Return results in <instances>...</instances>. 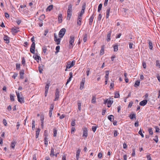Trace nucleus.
<instances>
[{
    "instance_id": "obj_1",
    "label": "nucleus",
    "mask_w": 160,
    "mask_h": 160,
    "mask_svg": "<svg viewBox=\"0 0 160 160\" xmlns=\"http://www.w3.org/2000/svg\"><path fill=\"white\" fill-rule=\"evenodd\" d=\"M74 36L73 35H71L69 39V48H72L74 45Z\"/></svg>"
},
{
    "instance_id": "obj_2",
    "label": "nucleus",
    "mask_w": 160,
    "mask_h": 160,
    "mask_svg": "<svg viewBox=\"0 0 160 160\" xmlns=\"http://www.w3.org/2000/svg\"><path fill=\"white\" fill-rule=\"evenodd\" d=\"M66 31V29L65 28H62L59 32V37L61 38H62L65 34Z\"/></svg>"
},
{
    "instance_id": "obj_3",
    "label": "nucleus",
    "mask_w": 160,
    "mask_h": 160,
    "mask_svg": "<svg viewBox=\"0 0 160 160\" xmlns=\"http://www.w3.org/2000/svg\"><path fill=\"white\" fill-rule=\"evenodd\" d=\"M75 61L74 60L73 61L71 62H69L68 63L66 66V68L65 71H67V68H70L71 67H72L75 64Z\"/></svg>"
},
{
    "instance_id": "obj_4",
    "label": "nucleus",
    "mask_w": 160,
    "mask_h": 160,
    "mask_svg": "<svg viewBox=\"0 0 160 160\" xmlns=\"http://www.w3.org/2000/svg\"><path fill=\"white\" fill-rule=\"evenodd\" d=\"M35 49V42L32 43L30 48V51L31 53L34 54Z\"/></svg>"
},
{
    "instance_id": "obj_5",
    "label": "nucleus",
    "mask_w": 160,
    "mask_h": 160,
    "mask_svg": "<svg viewBox=\"0 0 160 160\" xmlns=\"http://www.w3.org/2000/svg\"><path fill=\"white\" fill-rule=\"evenodd\" d=\"M113 101H111L110 100H108L107 99L106 100H105L104 102V103L106 104L107 103V106L108 107H110L111 106V105L113 103Z\"/></svg>"
},
{
    "instance_id": "obj_6",
    "label": "nucleus",
    "mask_w": 160,
    "mask_h": 160,
    "mask_svg": "<svg viewBox=\"0 0 160 160\" xmlns=\"http://www.w3.org/2000/svg\"><path fill=\"white\" fill-rule=\"evenodd\" d=\"M54 40L56 42L57 44L58 45L60 44L61 39L60 38H58L57 36L55 33L54 34Z\"/></svg>"
},
{
    "instance_id": "obj_7",
    "label": "nucleus",
    "mask_w": 160,
    "mask_h": 160,
    "mask_svg": "<svg viewBox=\"0 0 160 160\" xmlns=\"http://www.w3.org/2000/svg\"><path fill=\"white\" fill-rule=\"evenodd\" d=\"M59 92L58 88H57L56 90V92L55 93V98L54 101L58 100L59 97Z\"/></svg>"
},
{
    "instance_id": "obj_8",
    "label": "nucleus",
    "mask_w": 160,
    "mask_h": 160,
    "mask_svg": "<svg viewBox=\"0 0 160 160\" xmlns=\"http://www.w3.org/2000/svg\"><path fill=\"white\" fill-rule=\"evenodd\" d=\"M18 28H13L11 29V31L12 34L14 35L16 33H17L19 31Z\"/></svg>"
},
{
    "instance_id": "obj_9",
    "label": "nucleus",
    "mask_w": 160,
    "mask_h": 160,
    "mask_svg": "<svg viewBox=\"0 0 160 160\" xmlns=\"http://www.w3.org/2000/svg\"><path fill=\"white\" fill-rule=\"evenodd\" d=\"M49 83H47L46 84L45 87V96H47V93L48 91V90L49 89Z\"/></svg>"
},
{
    "instance_id": "obj_10",
    "label": "nucleus",
    "mask_w": 160,
    "mask_h": 160,
    "mask_svg": "<svg viewBox=\"0 0 160 160\" xmlns=\"http://www.w3.org/2000/svg\"><path fill=\"white\" fill-rule=\"evenodd\" d=\"M49 83H47L46 84L45 87V96H47V93L48 91V90L49 89Z\"/></svg>"
},
{
    "instance_id": "obj_11",
    "label": "nucleus",
    "mask_w": 160,
    "mask_h": 160,
    "mask_svg": "<svg viewBox=\"0 0 160 160\" xmlns=\"http://www.w3.org/2000/svg\"><path fill=\"white\" fill-rule=\"evenodd\" d=\"M111 33L112 31H111L108 32L106 39V40L107 42H109L111 40Z\"/></svg>"
},
{
    "instance_id": "obj_12",
    "label": "nucleus",
    "mask_w": 160,
    "mask_h": 160,
    "mask_svg": "<svg viewBox=\"0 0 160 160\" xmlns=\"http://www.w3.org/2000/svg\"><path fill=\"white\" fill-rule=\"evenodd\" d=\"M54 108V106L52 104L51 105L50 107V110L49 112V117H51L52 114V110Z\"/></svg>"
},
{
    "instance_id": "obj_13",
    "label": "nucleus",
    "mask_w": 160,
    "mask_h": 160,
    "mask_svg": "<svg viewBox=\"0 0 160 160\" xmlns=\"http://www.w3.org/2000/svg\"><path fill=\"white\" fill-rule=\"evenodd\" d=\"M9 38L6 35H4L3 37V39L6 42V43H8L9 42Z\"/></svg>"
},
{
    "instance_id": "obj_14",
    "label": "nucleus",
    "mask_w": 160,
    "mask_h": 160,
    "mask_svg": "<svg viewBox=\"0 0 160 160\" xmlns=\"http://www.w3.org/2000/svg\"><path fill=\"white\" fill-rule=\"evenodd\" d=\"M148 101L146 100H144L142 101H141L139 105L140 106H144L145 105H146Z\"/></svg>"
},
{
    "instance_id": "obj_15",
    "label": "nucleus",
    "mask_w": 160,
    "mask_h": 160,
    "mask_svg": "<svg viewBox=\"0 0 160 160\" xmlns=\"http://www.w3.org/2000/svg\"><path fill=\"white\" fill-rule=\"evenodd\" d=\"M33 58L36 60L38 62H39V58L40 57L38 56V55L36 54L33 56Z\"/></svg>"
},
{
    "instance_id": "obj_16",
    "label": "nucleus",
    "mask_w": 160,
    "mask_h": 160,
    "mask_svg": "<svg viewBox=\"0 0 160 160\" xmlns=\"http://www.w3.org/2000/svg\"><path fill=\"white\" fill-rule=\"evenodd\" d=\"M54 148L52 147L51 148V150L50 152V156L51 157H52L54 156Z\"/></svg>"
},
{
    "instance_id": "obj_17",
    "label": "nucleus",
    "mask_w": 160,
    "mask_h": 160,
    "mask_svg": "<svg viewBox=\"0 0 160 160\" xmlns=\"http://www.w3.org/2000/svg\"><path fill=\"white\" fill-rule=\"evenodd\" d=\"M88 130L87 128H85L83 131V136L87 137L88 136Z\"/></svg>"
},
{
    "instance_id": "obj_18",
    "label": "nucleus",
    "mask_w": 160,
    "mask_h": 160,
    "mask_svg": "<svg viewBox=\"0 0 160 160\" xmlns=\"http://www.w3.org/2000/svg\"><path fill=\"white\" fill-rule=\"evenodd\" d=\"M129 117L131 119H132L133 118H135L136 119V114L134 113H131L129 115Z\"/></svg>"
},
{
    "instance_id": "obj_19",
    "label": "nucleus",
    "mask_w": 160,
    "mask_h": 160,
    "mask_svg": "<svg viewBox=\"0 0 160 160\" xmlns=\"http://www.w3.org/2000/svg\"><path fill=\"white\" fill-rule=\"evenodd\" d=\"M81 152V150L80 149H78L76 152V158L77 160H78L79 158V156L80 155V153Z\"/></svg>"
},
{
    "instance_id": "obj_20",
    "label": "nucleus",
    "mask_w": 160,
    "mask_h": 160,
    "mask_svg": "<svg viewBox=\"0 0 160 160\" xmlns=\"http://www.w3.org/2000/svg\"><path fill=\"white\" fill-rule=\"evenodd\" d=\"M20 78L21 79H23V75L24 74V71L23 70H21L20 72Z\"/></svg>"
},
{
    "instance_id": "obj_21",
    "label": "nucleus",
    "mask_w": 160,
    "mask_h": 160,
    "mask_svg": "<svg viewBox=\"0 0 160 160\" xmlns=\"http://www.w3.org/2000/svg\"><path fill=\"white\" fill-rule=\"evenodd\" d=\"M110 8H108L106 11V18H108L109 16V13L110 11Z\"/></svg>"
},
{
    "instance_id": "obj_22",
    "label": "nucleus",
    "mask_w": 160,
    "mask_h": 160,
    "mask_svg": "<svg viewBox=\"0 0 160 160\" xmlns=\"http://www.w3.org/2000/svg\"><path fill=\"white\" fill-rule=\"evenodd\" d=\"M53 5H50L49 6H48L47 8L46 9V11H50L53 8Z\"/></svg>"
},
{
    "instance_id": "obj_23",
    "label": "nucleus",
    "mask_w": 160,
    "mask_h": 160,
    "mask_svg": "<svg viewBox=\"0 0 160 160\" xmlns=\"http://www.w3.org/2000/svg\"><path fill=\"white\" fill-rule=\"evenodd\" d=\"M108 118L111 122H112L114 119V117L112 115H110L108 116Z\"/></svg>"
},
{
    "instance_id": "obj_24",
    "label": "nucleus",
    "mask_w": 160,
    "mask_h": 160,
    "mask_svg": "<svg viewBox=\"0 0 160 160\" xmlns=\"http://www.w3.org/2000/svg\"><path fill=\"white\" fill-rule=\"evenodd\" d=\"M62 17L61 14H59L58 16V21L59 23L62 22Z\"/></svg>"
},
{
    "instance_id": "obj_25",
    "label": "nucleus",
    "mask_w": 160,
    "mask_h": 160,
    "mask_svg": "<svg viewBox=\"0 0 160 160\" xmlns=\"http://www.w3.org/2000/svg\"><path fill=\"white\" fill-rule=\"evenodd\" d=\"M140 82L139 80H137L134 84V86L135 87H138L140 85Z\"/></svg>"
},
{
    "instance_id": "obj_26",
    "label": "nucleus",
    "mask_w": 160,
    "mask_h": 160,
    "mask_svg": "<svg viewBox=\"0 0 160 160\" xmlns=\"http://www.w3.org/2000/svg\"><path fill=\"white\" fill-rule=\"evenodd\" d=\"M44 139V144L46 145V146H47L48 144V141L47 136H46V135H45Z\"/></svg>"
},
{
    "instance_id": "obj_27",
    "label": "nucleus",
    "mask_w": 160,
    "mask_h": 160,
    "mask_svg": "<svg viewBox=\"0 0 160 160\" xmlns=\"http://www.w3.org/2000/svg\"><path fill=\"white\" fill-rule=\"evenodd\" d=\"M16 142L14 140H13L12 142L11 145V147L12 148L14 149V147L15 146Z\"/></svg>"
},
{
    "instance_id": "obj_28",
    "label": "nucleus",
    "mask_w": 160,
    "mask_h": 160,
    "mask_svg": "<svg viewBox=\"0 0 160 160\" xmlns=\"http://www.w3.org/2000/svg\"><path fill=\"white\" fill-rule=\"evenodd\" d=\"M39 128H38L37 129V130L36 131V138H38L39 137Z\"/></svg>"
},
{
    "instance_id": "obj_29",
    "label": "nucleus",
    "mask_w": 160,
    "mask_h": 160,
    "mask_svg": "<svg viewBox=\"0 0 160 160\" xmlns=\"http://www.w3.org/2000/svg\"><path fill=\"white\" fill-rule=\"evenodd\" d=\"M72 16V12L67 11V18L69 20Z\"/></svg>"
},
{
    "instance_id": "obj_30",
    "label": "nucleus",
    "mask_w": 160,
    "mask_h": 160,
    "mask_svg": "<svg viewBox=\"0 0 160 160\" xmlns=\"http://www.w3.org/2000/svg\"><path fill=\"white\" fill-rule=\"evenodd\" d=\"M43 120H44V117L43 115H41V122L42 123L41 126L43 128Z\"/></svg>"
},
{
    "instance_id": "obj_31",
    "label": "nucleus",
    "mask_w": 160,
    "mask_h": 160,
    "mask_svg": "<svg viewBox=\"0 0 160 160\" xmlns=\"http://www.w3.org/2000/svg\"><path fill=\"white\" fill-rule=\"evenodd\" d=\"M96 102V97L95 96H92L91 102L92 103H95Z\"/></svg>"
},
{
    "instance_id": "obj_32",
    "label": "nucleus",
    "mask_w": 160,
    "mask_h": 160,
    "mask_svg": "<svg viewBox=\"0 0 160 160\" xmlns=\"http://www.w3.org/2000/svg\"><path fill=\"white\" fill-rule=\"evenodd\" d=\"M156 65L158 68H160V63L159 60H157L156 61Z\"/></svg>"
},
{
    "instance_id": "obj_33",
    "label": "nucleus",
    "mask_w": 160,
    "mask_h": 160,
    "mask_svg": "<svg viewBox=\"0 0 160 160\" xmlns=\"http://www.w3.org/2000/svg\"><path fill=\"white\" fill-rule=\"evenodd\" d=\"M106 75L105 76V78L106 79H108V76L109 74V72L108 71H106L105 72Z\"/></svg>"
},
{
    "instance_id": "obj_34",
    "label": "nucleus",
    "mask_w": 160,
    "mask_h": 160,
    "mask_svg": "<svg viewBox=\"0 0 160 160\" xmlns=\"http://www.w3.org/2000/svg\"><path fill=\"white\" fill-rule=\"evenodd\" d=\"M113 49H114V51L115 52H117L118 50V45H114L113 46Z\"/></svg>"
},
{
    "instance_id": "obj_35",
    "label": "nucleus",
    "mask_w": 160,
    "mask_h": 160,
    "mask_svg": "<svg viewBox=\"0 0 160 160\" xmlns=\"http://www.w3.org/2000/svg\"><path fill=\"white\" fill-rule=\"evenodd\" d=\"M53 136L54 137H56L57 136V130L56 128H54L53 129Z\"/></svg>"
},
{
    "instance_id": "obj_36",
    "label": "nucleus",
    "mask_w": 160,
    "mask_h": 160,
    "mask_svg": "<svg viewBox=\"0 0 160 160\" xmlns=\"http://www.w3.org/2000/svg\"><path fill=\"white\" fill-rule=\"evenodd\" d=\"M18 101L20 102V103H22L23 102H24V99L22 98H20L19 99H18Z\"/></svg>"
},
{
    "instance_id": "obj_37",
    "label": "nucleus",
    "mask_w": 160,
    "mask_h": 160,
    "mask_svg": "<svg viewBox=\"0 0 160 160\" xmlns=\"http://www.w3.org/2000/svg\"><path fill=\"white\" fill-rule=\"evenodd\" d=\"M72 6L71 4L69 5L68 6V10L67 11L72 12Z\"/></svg>"
},
{
    "instance_id": "obj_38",
    "label": "nucleus",
    "mask_w": 160,
    "mask_h": 160,
    "mask_svg": "<svg viewBox=\"0 0 160 160\" xmlns=\"http://www.w3.org/2000/svg\"><path fill=\"white\" fill-rule=\"evenodd\" d=\"M149 44V48L150 49L152 50V43L151 41L148 40Z\"/></svg>"
},
{
    "instance_id": "obj_39",
    "label": "nucleus",
    "mask_w": 160,
    "mask_h": 160,
    "mask_svg": "<svg viewBox=\"0 0 160 160\" xmlns=\"http://www.w3.org/2000/svg\"><path fill=\"white\" fill-rule=\"evenodd\" d=\"M102 3H100L99 5L98 10V12H100V11L101 10L102 8Z\"/></svg>"
},
{
    "instance_id": "obj_40",
    "label": "nucleus",
    "mask_w": 160,
    "mask_h": 160,
    "mask_svg": "<svg viewBox=\"0 0 160 160\" xmlns=\"http://www.w3.org/2000/svg\"><path fill=\"white\" fill-rule=\"evenodd\" d=\"M95 15L94 14V13H93L89 18V21L93 22V19Z\"/></svg>"
},
{
    "instance_id": "obj_41",
    "label": "nucleus",
    "mask_w": 160,
    "mask_h": 160,
    "mask_svg": "<svg viewBox=\"0 0 160 160\" xmlns=\"http://www.w3.org/2000/svg\"><path fill=\"white\" fill-rule=\"evenodd\" d=\"M35 121L34 120H33L32 122V129L33 130H34V129L35 128Z\"/></svg>"
},
{
    "instance_id": "obj_42",
    "label": "nucleus",
    "mask_w": 160,
    "mask_h": 160,
    "mask_svg": "<svg viewBox=\"0 0 160 160\" xmlns=\"http://www.w3.org/2000/svg\"><path fill=\"white\" fill-rule=\"evenodd\" d=\"M120 95H119V93L118 92H117L115 93V98H118L119 97Z\"/></svg>"
},
{
    "instance_id": "obj_43",
    "label": "nucleus",
    "mask_w": 160,
    "mask_h": 160,
    "mask_svg": "<svg viewBox=\"0 0 160 160\" xmlns=\"http://www.w3.org/2000/svg\"><path fill=\"white\" fill-rule=\"evenodd\" d=\"M10 98L11 100L12 101H14V96L12 94H10Z\"/></svg>"
},
{
    "instance_id": "obj_44",
    "label": "nucleus",
    "mask_w": 160,
    "mask_h": 160,
    "mask_svg": "<svg viewBox=\"0 0 160 160\" xmlns=\"http://www.w3.org/2000/svg\"><path fill=\"white\" fill-rule=\"evenodd\" d=\"M22 63L23 65V66H25V58L24 57H22Z\"/></svg>"
},
{
    "instance_id": "obj_45",
    "label": "nucleus",
    "mask_w": 160,
    "mask_h": 160,
    "mask_svg": "<svg viewBox=\"0 0 160 160\" xmlns=\"http://www.w3.org/2000/svg\"><path fill=\"white\" fill-rule=\"evenodd\" d=\"M87 34H85L83 38V41L84 42H85L87 41Z\"/></svg>"
},
{
    "instance_id": "obj_46",
    "label": "nucleus",
    "mask_w": 160,
    "mask_h": 160,
    "mask_svg": "<svg viewBox=\"0 0 160 160\" xmlns=\"http://www.w3.org/2000/svg\"><path fill=\"white\" fill-rule=\"evenodd\" d=\"M148 131L150 134L152 135L153 134V132L152 128H149L148 129Z\"/></svg>"
},
{
    "instance_id": "obj_47",
    "label": "nucleus",
    "mask_w": 160,
    "mask_h": 160,
    "mask_svg": "<svg viewBox=\"0 0 160 160\" xmlns=\"http://www.w3.org/2000/svg\"><path fill=\"white\" fill-rule=\"evenodd\" d=\"M97 128H98V126H92V129L93 131L94 132L96 131V129Z\"/></svg>"
},
{
    "instance_id": "obj_48",
    "label": "nucleus",
    "mask_w": 160,
    "mask_h": 160,
    "mask_svg": "<svg viewBox=\"0 0 160 160\" xmlns=\"http://www.w3.org/2000/svg\"><path fill=\"white\" fill-rule=\"evenodd\" d=\"M81 103L80 102H78V110L79 111H80L81 110Z\"/></svg>"
},
{
    "instance_id": "obj_49",
    "label": "nucleus",
    "mask_w": 160,
    "mask_h": 160,
    "mask_svg": "<svg viewBox=\"0 0 160 160\" xmlns=\"http://www.w3.org/2000/svg\"><path fill=\"white\" fill-rule=\"evenodd\" d=\"M84 83H80V90L84 88Z\"/></svg>"
},
{
    "instance_id": "obj_50",
    "label": "nucleus",
    "mask_w": 160,
    "mask_h": 160,
    "mask_svg": "<svg viewBox=\"0 0 160 160\" xmlns=\"http://www.w3.org/2000/svg\"><path fill=\"white\" fill-rule=\"evenodd\" d=\"M138 133L141 135L142 138L144 137V135L142 133V130L141 129H140V130L139 131Z\"/></svg>"
},
{
    "instance_id": "obj_51",
    "label": "nucleus",
    "mask_w": 160,
    "mask_h": 160,
    "mask_svg": "<svg viewBox=\"0 0 160 160\" xmlns=\"http://www.w3.org/2000/svg\"><path fill=\"white\" fill-rule=\"evenodd\" d=\"M118 135V132L117 130H114V137H116Z\"/></svg>"
},
{
    "instance_id": "obj_52",
    "label": "nucleus",
    "mask_w": 160,
    "mask_h": 160,
    "mask_svg": "<svg viewBox=\"0 0 160 160\" xmlns=\"http://www.w3.org/2000/svg\"><path fill=\"white\" fill-rule=\"evenodd\" d=\"M135 148H133L132 149V156H135Z\"/></svg>"
},
{
    "instance_id": "obj_53",
    "label": "nucleus",
    "mask_w": 160,
    "mask_h": 160,
    "mask_svg": "<svg viewBox=\"0 0 160 160\" xmlns=\"http://www.w3.org/2000/svg\"><path fill=\"white\" fill-rule=\"evenodd\" d=\"M104 53V49L102 47V48L100 50V54L101 55H103Z\"/></svg>"
},
{
    "instance_id": "obj_54",
    "label": "nucleus",
    "mask_w": 160,
    "mask_h": 160,
    "mask_svg": "<svg viewBox=\"0 0 160 160\" xmlns=\"http://www.w3.org/2000/svg\"><path fill=\"white\" fill-rule=\"evenodd\" d=\"M16 69L19 70L20 68V64L17 63L16 64Z\"/></svg>"
},
{
    "instance_id": "obj_55",
    "label": "nucleus",
    "mask_w": 160,
    "mask_h": 160,
    "mask_svg": "<svg viewBox=\"0 0 160 160\" xmlns=\"http://www.w3.org/2000/svg\"><path fill=\"white\" fill-rule=\"evenodd\" d=\"M153 140L156 142V143H158V137L156 136L155 137V138L153 139Z\"/></svg>"
},
{
    "instance_id": "obj_56",
    "label": "nucleus",
    "mask_w": 160,
    "mask_h": 160,
    "mask_svg": "<svg viewBox=\"0 0 160 160\" xmlns=\"http://www.w3.org/2000/svg\"><path fill=\"white\" fill-rule=\"evenodd\" d=\"M147 158L148 160H152V158L150 156V154H148L147 155Z\"/></svg>"
},
{
    "instance_id": "obj_57",
    "label": "nucleus",
    "mask_w": 160,
    "mask_h": 160,
    "mask_svg": "<svg viewBox=\"0 0 160 160\" xmlns=\"http://www.w3.org/2000/svg\"><path fill=\"white\" fill-rule=\"evenodd\" d=\"M129 48L130 49H132V46L133 45V43L129 42Z\"/></svg>"
},
{
    "instance_id": "obj_58",
    "label": "nucleus",
    "mask_w": 160,
    "mask_h": 160,
    "mask_svg": "<svg viewBox=\"0 0 160 160\" xmlns=\"http://www.w3.org/2000/svg\"><path fill=\"white\" fill-rule=\"evenodd\" d=\"M75 120H74L72 121L71 122V125L72 126H74L75 125Z\"/></svg>"
},
{
    "instance_id": "obj_59",
    "label": "nucleus",
    "mask_w": 160,
    "mask_h": 160,
    "mask_svg": "<svg viewBox=\"0 0 160 160\" xmlns=\"http://www.w3.org/2000/svg\"><path fill=\"white\" fill-rule=\"evenodd\" d=\"M3 123L4 124L5 126H6L7 125V122L6 120L5 119H3Z\"/></svg>"
},
{
    "instance_id": "obj_60",
    "label": "nucleus",
    "mask_w": 160,
    "mask_h": 160,
    "mask_svg": "<svg viewBox=\"0 0 160 160\" xmlns=\"http://www.w3.org/2000/svg\"><path fill=\"white\" fill-rule=\"evenodd\" d=\"M60 48V47L59 46H57L56 48V50L57 51V52H59V50Z\"/></svg>"
},
{
    "instance_id": "obj_61",
    "label": "nucleus",
    "mask_w": 160,
    "mask_h": 160,
    "mask_svg": "<svg viewBox=\"0 0 160 160\" xmlns=\"http://www.w3.org/2000/svg\"><path fill=\"white\" fill-rule=\"evenodd\" d=\"M102 17V15L101 14H100L98 18V20L100 21Z\"/></svg>"
},
{
    "instance_id": "obj_62",
    "label": "nucleus",
    "mask_w": 160,
    "mask_h": 160,
    "mask_svg": "<svg viewBox=\"0 0 160 160\" xmlns=\"http://www.w3.org/2000/svg\"><path fill=\"white\" fill-rule=\"evenodd\" d=\"M108 0H105V1L104 3V6H106L107 5L108 2Z\"/></svg>"
},
{
    "instance_id": "obj_63",
    "label": "nucleus",
    "mask_w": 160,
    "mask_h": 160,
    "mask_svg": "<svg viewBox=\"0 0 160 160\" xmlns=\"http://www.w3.org/2000/svg\"><path fill=\"white\" fill-rule=\"evenodd\" d=\"M72 78L69 77V78L67 80V82L66 83V85H67V84L70 82Z\"/></svg>"
},
{
    "instance_id": "obj_64",
    "label": "nucleus",
    "mask_w": 160,
    "mask_h": 160,
    "mask_svg": "<svg viewBox=\"0 0 160 160\" xmlns=\"http://www.w3.org/2000/svg\"><path fill=\"white\" fill-rule=\"evenodd\" d=\"M20 126V124L19 123V122H17V126H16L17 129L18 130L19 129Z\"/></svg>"
}]
</instances>
